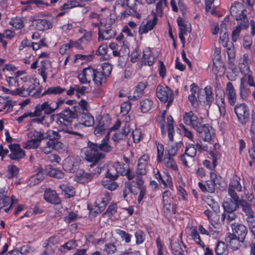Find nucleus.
<instances>
[{
    "label": "nucleus",
    "mask_w": 255,
    "mask_h": 255,
    "mask_svg": "<svg viewBox=\"0 0 255 255\" xmlns=\"http://www.w3.org/2000/svg\"><path fill=\"white\" fill-rule=\"evenodd\" d=\"M157 17L154 13V17L152 19L148 20L145 23L142 22L138 28L139 34L147 33L149 31L152 30L157 23Z\"/></svg>",
    "instance_id": "393cba45"
},
{
    "label": "nucleus",
    "mask_w": 255,
    "mask_h": 255,
    "mask_svg": "<svg viewBox=\"0 0 255 255\" xmlns=\"http://www.w3.org/2000/svg\"><path fill=\"white\" fill-rule=\"evenodd\" d=\"M154 177L160 184H163L164 189L168 188L172 191L174 190L172 178L168 171H164L162 175L157 169V172L154 173Z\"/></svg>",
    "instance_id": "ddd939ff"
},
{
    "label": "nucleus",
    "mask_w": 255,
    "mask_h": 255,
    "mask_svg": "<svg viewBox=\"0 0 255 255\" xmlns=\"http://www.w3.org/2000/svg\"><path fill=\"white\" fill-rule=\"evenodd\" d=\"M19 169L15 165H9L7 166V174L8 179H12L14 177H16L19 173Z\"/></svg>",
    "instance_id": "774afa93"
},
{
    "label": "nucleus",
    "mask_w": 255,
    "mask_h": 255,
    "mask_svg": "<svg viewBox=\"0 0 255 255\" xmlns=\"http://www.w3.org/2000/svg\"><path fill=\"white\" fill-rule=\"evenodd\" d=\"M204 91L206 104L210 107L213 103L214 101V94L211 86H206L204 88Z\"/></svg>",
    "instance_id": "603ef678"
},
{
    "label": "nucleus",
    "mask_w": 255,
    "mask_h": 255,
    "mask_svg": "<svg viewBox=\"0 0 255 255\" xmlns=\"http://www.w3.org/2000/svg\"><path fill=\"white\" fill-rule=\"evenodd\" d=\"M163 212L166 216H171L176 212V204L173 202L171 203H163Z\"/></svg>",
    "instance_id": "09e8293b"
},
{
    "label": "nucleus",
    "mask_w": 255,
    "mask_h": 255,
    "mask_svg": "<svg viewBox=\"0 0 255 255\" xmlns=\"http://www.w3.org/2000/svg\"><path fill=\"white\" fill-rule=\"evenodd\" d=\"M13 197L12 196L11 199L8 196H4L0 198V210L3 208L4 211L6 213H8L10 209L12 208L13 204Z\"/></svg>",
    "instance_id": "a19ab883"
},
{
    "label": "nucleus",
    "mask_w": 255,
    "mask_h": 255,
    "mask_svg": "<svg viewBox=\"0 0 255 255\" xmlns=\"http://www.w3.org/2000/svg\"><path fill=\"white\" fill-rule=\"evenodd\" d=\"M231 234L245 242L246 237L248 233L247 227L244 224L235 222L230 225Z\"/></svg>",
    "instance_id": "2eb2a0df"
},
{
    "label": "nucleus",
    "mask_w": 255,
    "mask_h": 255,
    "mask_svg": "<svg viewBox=\"0 0 255 255\" xmlns=\"http://www.w3.org/2000/svg\"><path fill=\"white\" fill-rule=\"evenodd\" d=\"M228 64L230 68H234L235 67L234 62L235 58V52L234 49L229 48L227 49Z\"/></svg>",
    "instance_id": "69168bd1"
},
{
    "label": "nucleus",
    "mask_w": 255,
    "mask_h": 255,
    "mask_svg": "<svg viewBox=\"0 0 255 255\" xmlns=\"http://www.w3.org/2000/svg\"><path fill=\"white\" fill-rule=\"evenodd\" d=\"M174 122L173 119L171 115L167 117V130L168 132V138L171 141H173L174 135L175 134L173 126Z\"/></svg>",
    "instance_id": "49530a36"
},
{
    "label": "nucleus",
    "mask_w": 255,
    "mask_h": 255,
    "mask_svg": "<svg viewBox=\"0 0 255 255\" xmlns=\"http://www.w3.org/2000/svg\"><path fill=\"white\" fill-rule=\"evenodd\" d=\"M77 120L79 123L87 127H90L94 124V117L88 111L79 113L77 116Z\"/></svg>",
    "instance_id": "cd10ccee"
},
{
    "label": "nucleus",
    "mask_w": 255,
    "mask_h": 255,
    "mask_svg": "<svg viewBox=\"0 0 255 255\" xmlns=\"http://www.w3.org/2000/svg\"><path fill=\"white\" fill-rule=\"evenodd\" d=\"M60 188L65 194V197L70 198L75 195L74 188L71 186H68L67 184H61L59 185Z\"/></svg>",
    "instance_id": "3c124183"
},
{
    "label": "nucleus",
    "mask_w": 255,
    "mask_h": 255,
    "mask_svg": "<svg viewBox=\"0 0 255 255\" xmlns=\"http://www.w3.org/2000/svg\"><path fill=\"white\" fill-rule=\"evenodd\" d=\"M215 104L217 106L221 117H224L226 114L225 95L229 104L231 106H235L237 100V95L233 84L231 82L227 83L225 88V93L222 89L215 90Z\"/></svg>",
    "instance_id": "7ed1b4c3"
},
{
    "label": "nucleus",
    "mask_w": 255,
    "mask_h": 255,
    "mask_svg": "<svg viewBox=\"0 0 255 255\" xmlns=\"http://www.w3.org/2000/svg\"><path fill=\"white\" fill-rule=\"evenodd\" d=\"M117 17L115 13H111L105 19H102L99 25L98 38L99 40H108L115 37L116 32L111 28L116 22Z\"/></svg>",
    "instance_id": "20e7f679"
},
{
    "label": "nucleus",
    "mask_w": 255,
    "mask_h": 255,
    "mask_svg": "<svg viewBox=\"0 0 255 255\" xmlns=\"http://www.w3.org/2000/svg\"><path fill=\"white\" fill-rule=\"evenodd\" d=\"M93 81L98 86H102L107 81V77L98 68L95 69Z\"/></svg>",
    "instance_id": "4c0bfd02"
},
{
    "label": "nucleus",
    "mask_w": 255,
    "mask_h": 255,
    "mask_svg": "<svg viewBox=\"0 0 255 255\" xmlns=\"http://www.w3.org/2000/svg\"><path fill=\"white\" fill-rule=\"evenodd\" d=\"M234 110L238 122L242 125H246L249 121L250 112L248 105L245 103L235 104Z\"/></svg>",
    "instance_id": "9b49d317"
},
{
    "label": "nucleus",
    "mask_w": 255,
    "mask_h": 255,
    "mask_svg": "<svg viewBox=\"0 0 255 255\" xmlns=\"http://www.w3.org/2000/svg\"><path fill=\"white\" fill-rule=\"evenodd\" d=\"M97 147V143L89 141L88 146L84 149L85 159L92 163L91 166L96 164L106 156L105 154L100 152Z\"/></svg>",
    "instance_id": "423d86ee"
},
{
    "label": "nucleus",
    "mask_w": 255,
    "mask_h": 255,
    "mask_svg": "<svg viewBox=\"0 0 255 255\" xmlns=\"http://www.w3.org/2000/svg\"><path fill=\"white\" fill-rule=\"evenodd\" d=\"M186 149L185 151V154L186 156L193 158L194 157L197 153V148L195 147L194 144L190 143H186Z\"/></svg>",
    "instance_id": "680f3d73"
},
{
    "label": "nucleus",
    "mask_w": 255,
    "mask_h": 255,
    "mask_svg": "<svg viewBox=\"0 0 255 255\" xmlns=\"http://www.w3.org/2000/svg\"><path fill=\"white\" fill-rule=\"evenodd\" d=\"M240 205L242 207V211L245 213L247 217L254 214L251 206L247 201L241 200Z\"/></svg>",
    "instance_id": "0e129e2a"
},
{
    "label": "nucleus",
    "mask_w": 255,
    "mask_h": 255,
    "mask_svg": "<svg viewBox=\"0 0 255 255\" xmlns=\"http://www.w3.org/2000/svg\"><path fill=\"white\" fill-rule=\"evenodd\" d=\"M147 86L146 81L139 82L135 87V90L132 96L128 97L129 100L136 101L141 98L144 94V91Z\"/></svg>",
    "instance_id": "a878e982"
},
{
    "label": "nucleus",
    "mask_w": 255,
    "mask_h": 255,
    "mask_svg": "<svg viewBox=\"0 0 255 255\" xmlns=\"http://www.w3.org/2000/svg\"><path fill=\"white\" fill-rule=\"evenodd\" d=\"M240 96L244 101H246L251 93L250 88L246 85L242 83L240 84Z\"/></svg>",
    "instance_id": "bf43d9fd"
},
{
    "label": "nucleus",
    "mask_w": 255,
    "mask_h": 255,
    "mask_svg": "<svg viewBox=\"0 0 255 255\" xmlns=\"http://www.w3.org/2000/svg\"><path fill=\"white\" fill-rule=\"evenodd\" d=\"M243 76L240 79V83L247 84L251 87H254V91L253 93H255V81L253 75L252 71H250L248 73L243 74Z\"/></svg>",
    "instance_id": "ea45409f"
},
{
    "label": "nucleus",
    "mask_w": 255,
    "mask_h": 255,
    "mask_svg": "<svg viewBox=\"0 0 255 255\" xmlns=\"http://www.w3.org/2000/svg\"><path fill=\"white\" fill-rule=\"evenodd\" d=\"M91 244L96 248L103 251L106 255H113L118 251V248L115 243H106V239L105 238L94 239L91 242Z\"/></svg>",
    "instance_id": "1a4fd4ad"
},
{
    "label": "nucleus",
    "mask_w": 255,
    "mask_h": 255,
    "mask_svg": "<svg viewBox=\"0 0 255 255\" xmlns=\"http://www.w3.org/2000/svg\"><path fill=\"white\" fill-rule=\"evenodd\" d=\"M191 238L193 241L201 248L204 249L205 248V245L204 243L202 241L199 232L197 229L194 228L191 231L190 235Z\"/></svg>",
    "instance_id": "8fccbe9b"
},
{
    "label": "nucleus",
    "mask_w": 255,
    "mask_h": 255,
    "mask_svg": "<svg viewBox=\"0 0 255 255\" xmlns=\"http://www.w3.org/2000/svg\"><path fill=\"white\" fill-rule=\"evenodd\" d=\"M117 234H118L121 238L122 241L125 242V243L128 244L130 242L132 235L124 230H122L120 229H117L115 230Z\"/></svg>",
    "instance_id": "338daca9"
},
{
    "label": "nucleus",
    "mask_w": 255,
    "mask_h": 255,
    "mask_svg": "<svg viewBox=\"0 0 255 255\" xmlns=\"http://www.w3.org/2000/svg\"><path fill=\"white\" fill-rule=\"evenodd\" d=\"M106 178L102 181V184L104 188L111 191L115 190L118 188V184L115 181L116 179H114L112 177H107L106 176Z\"/></svg>",
    "instance_id": "de8ad7c7"
},
{
    "label": "nucleus",
    "mask_w": 255,
    "mask_h": 255,
    "mask_svg": "<svg viewBox=\"0 0 255 255\" xmlns=\"http://www.w3.org/2000/svg\"><path fill=\"white\" fill-rule=\"evenodd\" d=\"M120 174L122 176H126L128 180H132L135 177L134 173L128 166L120 162H117L114 166L108 169L106 177L117 179Z\"/></svg>",
    "instance_id": "39448f33"
},
{
    "label": "nucleus",
    "mask_w": 255,
    "mask_h": 255,
    "mask_svg": "<svg viewBox=\"0 0 255 255\" xmlns=\"http://www.w3.org/2000/svg\"><path fill=\"white\" fill-rule=\"evenodd\" d=\"M2 35L1 40L0 43H2V46L4 49L6 48L7 42L6 41L3 39L4 38H7L8 39H11L15 36V33L13 30L10 29H5L2 33H1Z\"/></svg>",
    "instance_id": "6e6d98bb"
},
{
    "label": "nucleus",
    "mask_w": 255,
    "mask_h": 255,
    "mask_svg": "<svg viewBox=\"0 0 255 255\" xmlns=\"http://www.w3.org/2000/svg\"><path fill=\"white\" fill-rule=\"evenodd\" d=\"M183 146V143L180 141L175 142L174 144L166 148L165 155V156L174 157L177 153L178 151Z\"/></svg>",
    "instance_id": "e433bc0d"
},
{
    "label": "nucleus",
    "mask_w": 255,
    "mask_h": 255,
    "mask_svg": "<svg viewBox=\"0 0 255 255\" xmlns=\"http://www.w3.org/2000/svg\"><path fill=\"white\" fill-rule=\"evenodd\" d=\"M216 255H228L229 249L226 242L218 241L215 244L214 248Z\"/></svg>",
    "instance_id": "c9c22d12"
},
{
    "label": "nucleus",
    "mask_w": 255,
    "mask_h": 255,
    "mask_svg": "<svg viewBox=\"0 0 255 255\" xmlns=\"http://www.w3.org/2000/svg\"><path fill=\"white\" fill-rule=\"evenodd\" d=\"M93 178L92 173L85 172L83 170H79L77 171L74 178L75 181L79 183H85L91 181Z\"/></svg>",
    "instance_id": "c85d7f7f"
},
{
    "label": "nucleus",
    "mask_w": 255,
    "mask_h": 255,
    "mask_svg": "<svg viewBox=\"0 0 255 255\" xmlns=\"http://www.w3.org/2000/svg\"><path fill=\"white\" fill-rule=\"evenodd\" d=\"M250 60L248 53H244L239 64V67L242 74L248 73L251 71L250 69Z\"/></svg>",
    "instance_id": "2f4dec72"
},
{
    "label": "nucleus",
    "mask_w": 255,
    "mask_h": 255,
    "mask_svg": "<svg viewBox=\"0 0 255 255\" xmlns=\"http://www.w3.org/2000/svg\"><path fill=\"white\" fill-rule=\"evenodd\" d=\"M153 101L149 99H145L140 102V109L143 113L148 112L153 106Z\"/></svg>",
    "instance_id": "e2e57ef3"
},
{
    "label": "nucleus",
    "mask_w": 255,
    "mask_h": 255,
    "mask_svg": "<svg viewBox=\"0 0 255 255\" xmlns=\"http://www.w3.org/2000/svg\"><path fill=\"white\" fill-rule=\"evenodd\" d=\"M220 147L218 143H214L213 147H210L208 153L213 160V165L214 167H216L217 165V160L220 156V152L217 149Z\"/></svg>",
    "instance_id": "37998d69"
},
{
    "label": "nucleus",
    "mask_w": 255,
    "mask_h": 255,
    "mask_svg": "<svg viewBox=\"0 0 255 255\" xmlns=\"http://www.w3.org/2000/svg\"><path fill=\"white\" fill-rule=\"evenodd\" d=\"M132 182L131 194L134 196H137V202L140 203L143 199L146 194V187L144 186V181L141 176H135L134 180Z\"/></svg>",
    "instance_id": "9d476101"
},
{
    "label": "nucleus",
    "mask_w": 255,
    "mask_h": 255,
    "mask_svg": "<svg viewBox=\"0 0 255 255\" xmlns=\"http://www.w3.org/2000/svg\"><path fill=\"white\" fill-rule=\"evenodd\" d=\"M111 119L108 114L104 115L99 120L98 124L95 128L94 134L98 136L105 133L106 129L109 128Z\"/></svg>",
    "instance_id": "dca6fc26"
},
{
    "label": "nucleus",
    "mask_w": 255,
    "mask_h": 255,
    "mask_svg": "<svg viewBox=\"0 0 255 255\" xmlns=\"http://www.w3.org/2000/svg\"><path fill=\"white\" fill-rule=\"evenodd\" d=\"M46 174L51 177L61 179L64 177L63 172L57 168H53L51 165H47L44 169Z\"/></svg>",
    "instance_id": "58836bf2"
},
{
    "label": "nucleus",
    "mask_w": 255,
    "mask_h": 255,
    "mask_svg": "<svg viewBox=\"0 0 255 255\" xmlns=\"http://www.w3.org/2000/svg\"><path fill=\"white\" fill-rule=\"evenodd\" d=\"M230 13L237 22L246 23L249 21L246 8L242 3L234 2L231 6Z\"/></svg>",
    "instance_id": "6e6552de"
},
{
    "label": "nucleus",
    "mask_w": 255,
    "mask_h": 255,
    "mask_svg": "<svg viewBox=\"0 0 255 255\" xmlns=\"http://www.w3.org/2000/svg\"><path fill=\"white\" fill-rule=\"evenodd\" d=\"M156 95L161 102L164 104L167 103V109H168L173 102V92L168 86L159 84L156 87Z\"/></svg>",
    "instance_id": "0eeeda50"
},
{
    "label": "nucleus",
    "mask_w": 255,
    "mask_h": 255,
    "mask_svg": "<svg viewBox=\"0 0 255 255\" xmlns=\"http://www.w3.org/2000/svg\"><path fill=\"white\" fill-rule=\"evenodd\" d=\"M210 180H208L206 182V186L207 188V192L211 193L215 192V179L216 177V174L214 172H211L210 173Z\"/></svg>",
    "instance_id": "5fc2aeb1"
},
{
    "label": "nucleus",
    "mask_w": 255,
    "mask_h": 255,
    "mask_svg": "<svg viewBox=\"0 0 255 255\" xmlns=\"http://www.w3.org/2000/svg\"><path fill=\"white\" fill-rule=\"evenodd\" d=\"M73 110H71L69 107L66 108L61 113L56 115H52L50 116L51 122L53 121L55 117L57 118L56 123L60 125L59 127V131H63L64 133L78 135L79 136H83V134L77 131H72L67 126L71 124L73 120L77 119L78 111L79 108L78 106H74Z\"/></svg>",
    "instance_id": "f03ea898"
},
{
    "label": "nucleus",
    "mask_w": 255,
    "mask_h": 255,
    "mask_svg": "<svg viewBox=\"0 0 255 255\" xmlns=\"http://www.w3.org/2000/svg\"><path fill=\"white\" fill-rule=\"evenodd\" d=\"M110 135L108 133L101 141L100 144L97 143V149L101 152H110L113 150V146L109 143Z\"/></svg>",
    "instance_id": "c756f323"
},
{
    "label": "nucleus",
    "mask_w": 255,
    "mask_h": 255,
    "mask_svg": "<svg viewBox=\"0 0 255 255\" xmlns=\"http://www.w3.org/2000/svg\"><path fill=\"white\" fill-rule=\"evenodd\" d=\"M43 198L47 202L51 204L59 205L61 203V198L56 191L50 188L45 190Z\"/></svg>",
    "instance_id": "4be33fe9"
},
{
    "label": "nucleus",
    "mask_w": 255,
    "mask_h": 255,
    "mask_svg": "<svg viewBox=\"0 0 255 255\" xmlns=\"http://www.w3.org/2000/svg\"><path fill=\"white\" fill-rule=\"evenodd\" d=\"M55 109L54 107L51 106V104L48 101H44L42 104H37L35 107L33 112H30V117H40L42 115V112L46 115H51L54 113Z\"/></svg>",
    "instance_id": "f8f14e48"
},
{
    "label": "nucleus",
    "mask_w": 255,
    "mask_h": 255,
    "mask_svg": "<svg viewBox=\"0 0 255 255\" xmlns=\"http://www.w3.org/2000/svg\"><path fill=\"white\" fill-rule=\"evenodd\" d=\"M60 241V237L58 235H54L46 240L43 243V246L45 249H49L52 250H54L52 247L59 243Z\"/></svg>",
    "instance_id": "c03bdc74"
},
{
    "label": "nucleus",
    "mask_w": 255,
    "mask_h": 255,
    "mask_svg": "<svg viewBox=\"0 0 255 255\" xmlns=\"http://www.w3.org/2000/svg\"><path fill=\"white\" fill-rule=\"evenodd\" d=\"M33 23L35 28L39 31L50 29L53 27V20L51 19L38 18L34 19Z\"/></svg>",
    "instance_id": "b1692460"
},
{
    "label": "nucleus",
    "mask_w": 255,
    "mask_h": 255,
    "mask_svg": "<svg viewBox=\"0 0 255 255\" xmlns=\"http://www.w3.org/2000/svg\"><path fill=\"white\" fill-rule=\"evenodd\" d=\"M137 0H127L126 5L128 9L134 13L135 17L137 19L141 18V15L137 11Z\"/></svg>",
    "instance_id": "864d4df0"
},
{
    "label": "nucleus",
    "mask_w": 255,
    "mask_h": 255,
    "mask_svg": "<svg viewBox=\"0 0 255 255\" xmlns=\"http://www.w3.org/2000/svg\"><path fill=\"white\" fill-rule=\"evenodd\" d=\"M230 198H226L222 202L223 212L236 211L239 207L240 200L239 196L229 195Z\"/></svg>",
    "instance_id": "4468645a"
},
{
    "label": "nucleus",
    "mask_w": 255,
    "mask_h": 255,
    "mask_svg": "<svg viewBox=\"0 0 255 255\" xmlns=\"http://www.w3.org/2000/svg\"><path fill=\"white\" fill-rule=\"evenodd\" d=\"M95 69L91 66L85 68L78 75L79 82L83 84H89L93 80Z\"/></svg>",
    "instance_id": "412c9836"
},
{
    "label": "nucleus",
    "mask_w": 255,
    "mask_h": 255,
    "mask_svg": "<svg viewBox=\"0 0 255 255\" xmlns=\"http://www.w3.org/2000/svg\"><path fill=\"white\" fill-rule=\"evenodd\" d=\"M78 246L77 241L75 240H70L67 241L63 245H61L59 250L61 252H66L75 249Z\"/></svg>",
    "instance_id": "4d7b16f0"
},
{
    "label": "nucleus",
    "mask_w": 255,
    "mask_h": 255,
    "mask_svg": "<svg viewBox=\"0 0 255 255\" xmlns=\"http://www.w3.org/2000/svg\"><path fill=\"white\" fill-rule=\"evenodd\" d=\"M39 84V82L37 81L36 80H34V83L32 84L29 86V87L25 90V91H26V93H27V96H30L32 97H34L35 98H40L41 97H37V92H39V95H41L42 93V87L40 86L37 90H36L35 91V88Z\"/></svg>",
    "instance_id": "79ce46f5"
},
{
    "label": "nucleus",
    "mask_w": 255,
    "mask_h": 255,
    "mask_svg": "<svg viewBox=\"0 0 255 255\" xmlns=\"http://www.w3.org/2000/svg\"><path fill=\"white\" fill-rule=\"evenodd\" d=\"M249 22L246 23L237 22V25L232 33V39L234 42H236L239 38L240 32L242 29H246L249 27Z\"/></svg>",
    "instance_id": "f704fd0d"
},
{
    "label": "nucleus",
    "mask_w": 255,
    "mask_h": 255,
    "mask_svg": "<svg viewBox=\"0 0 255 255\" xmlns=\"http://www.w3.org/2000/svg\"><path fill=\"white\" fill-rule=\"evenodd\" d=\"M83 5L82 0H67V2L61 5L59 9L61 11H63L76 7H82Z\"/></svg>",
    "instance_id": "a18cd8bd"
},
{
    "label": "nucleus",
    "mask_w": 255,
    "mask_h": 255,
    "mask_svg": "<svg viewBox=\"0 0 255 255\" xmlns=\"http://www.w3.org/2000/svg\"><path fill=\"white\" fill-rule=\"evenodd\" d=\"M8 148L10 151L8 156L11 160L19 161L25 157V151L21 148L19 144H10Z\"/></svg>",
    "instance_id": "a211bd4d"
},
{
    "label": "nucleus",
    "mask_w": 255,
    "mask_h": 255,
    "mask_svg": "<svg viewBox=\"0 0 255 255\" xmlns=\"http://www.w3.org/2000/svg\"><path fill=\"white\" fill-rule=\"evenodd\" d=\"M164 166L172 171L178 172L179 170L178 166L173 157H170L164 155L162 161Z\"/></svg>",
    "instance_id": "72a5a7b5"
},
{
    "label": "nucleus",
    "mask_w": 255,
    "mask_h": 255,
    "mask_svg": "<svg viewBox=\"0 0 255 255\" xmlns=\"http://www.w3.org/2000/svg\"><path fill=\"white\" fill-rule=\"evenodd\" d=\"M130 131L129 125L126 124L122 127L121 130H119L114 133L112 137V139L115 142H120L127 137Z\"/></svg>",
    "instance_id": "bb28decb"
},
{
    "label": "nucleus",
    "mask_w": 255,
    "mask_h": 255,
    "mask_svg": "<svg viewBox=\"0 0 255 255\" xmlns=\"http://www.w3.org/2000/svg\"><path fill=\"white\" fill-rule=\"evenodd\" d=\"M8 24L16 29H21L24 27V24L22 19L19 17H12L9 21Z\"/></svg>",
    "instance_id": "052dcab7"
},
{
    "label": "nucleus",
    "mask_w": 255,
    "mask_h": 255,
    "mask_svg": "<svg viewBox=\"0 0 255 255\" xmlns=\"http://www.w3.org/2000/svg\"><path fill=\"white\" fill-rule=\"evenodd\" d=\"M236 190L238 192H242L243 187L241 183V178L236 175H234L230 179L228 188V195L239 196Z\"/></svg>",
    "instance_id": "f3484780"
},
{
    "label": "nucleus",
    "mask_w": 255,
    "mask_h": 255,
    "mask_svg": "<svg viewBox=\"0 0 255 255\" xmlns=\"http://www.w3.org/2000/svg\"><path fill=\"white\" fill-rule=\"evenodd\" d=\"M49 60H42L40 62V67L38 69V73L40 75L44 83L46 82L47 78V73L46 71L47 69V64Z\"/></svg>",
    "instance_id": "13d9d810"
},
{
    "label": "nucleus",
    "mask_w": 255,
    "mask_h": 255,
    "mask_svg": "<svg viewBox=\"0 0 255 255\" xmlns=\"http://www.w3.org/2000/svg\"><path fill=\"white\" fill-rule=\"evenodd\" d=\"M182 118L184 124L194 129L200 138L207 142L212 140L214 134L213 128L209 124H202V118L198 117L191 111L185 112Z\"/></svg>",
    "instance_id": "f257e3e1"
},
{
    "label": "nucleus",
    "mask_w": 255,
    "mask_h": 255,
    "mask_svg": "<svg viewBox=\"0 0 255 255\" xmlns=\"http://www.w3.org/2000/svg\"><path fill=\"white\" fill-rule=\"evenodd\" d=\"M66 91L65 88H63L60 86L56 87H50L45 90L41 95H39V92H37V97H42L45 95H60L62 94L64 91Z\"/></svg>",
    "instance_id": "473e14b6"
},
{
    "label": "nucleus",
    "mask_w": 255,
    "mask_h": 255,
    "mask_svg": "<svg viewBox=\"0 0 255 255\" xmlns=\"http://www.w3.org/2000/svg\"><path fill=\"white\" fill-rule=\"evenodd\" d=\"M60 132L56 131L53 130L49 129L45 133V139H48V144L49 145H55L56 147L62 148L63 143L58 141L60 138L61 135L59 133Z\"/></svg>",
    "instance_id": "5701e85b"
},
{
    "label": "nucleus",
    "mask_w": 255,
    "mask_h": 255,
    "mask_svg": "<svg viewBox=\"0 0 255 255\" xmlns=\"http://www.w3.org/2000/svg\"><path fill=\"white\" fill-rule=\"evenodd\" d=\"M144 65L152 66L155 62V57L150 48H146L143 50V56L141 60Z\"/></svg>",
    "instance_id": "7c9ffc66"
},
{
    "label": "nucleus",
    "mask_w": 255,
    "mask_h": 255,
    "mask_svg": "<svg viewBox=\"0 0 255 255\" xmlns=\"http://www.w3.org/2000/svg\"><path fill=\"white\" fill-rule=\"evenodd\" d=\"M225 241L228 246L233 251H237L241 247V244L245 242L241 239L231 234V232H228L225 236Z\"/></svg>",
    "instance_id": "aec40b11"
},
{
    "label": "nucleus",
    "mask_w": 255,
    "mask_h": 255,
    "mask_svg": "<svg viewBox=\"0 0 255 255\" xmlns=\"http://www.w3.org/2000/svg\"><path fill=\"white\" fill-rule=\"evenodd\" d=\"M149 160V157L147 154H144L140 157L138 160L135 176L142 177L147 173Z\"/></svg>",
    "instance_id": "6ab92c4d"
}]
</instances>
